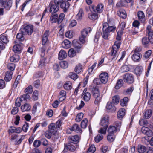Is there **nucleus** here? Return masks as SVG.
<instances>
[{
    "label": "nucleus",
    "mask_w": 153,
    "mask_h": 153,
    "mask_svg": "<svg viewBox=\"0 0 153 153\" xmlns=\"http://www.w3.org/2000/svg\"><path fill=\"white\" fill-rule=\"evenodd\" d=\"M92 95L95 98L94 103L98 104L101 101V96L98 89L96 88H93L92 91Z\"/></svg>",
    "instance_id": "nucleus-1"
},
{
    "label": "nucleus",
    "mask_w": 153,
    "mask_h": 153,
    "mask_svg": "<svg viewBox=\"0 0 153 153\" xmlns=\"http://www.w3.org/2000/svg\"><path fill=\"white\" fill-rule=\"evenodd\" d=\"M115 126H110L108 130V132L109 134H113L116 132L117 130H120L121 126V123L120 122H116L115 123Z\"/></svg>",
    "instance_id": "nucleus-2"
},
{
    "label": "nucleus",
    "mask_w": 153,
    "mask_h": 153,
    "mask_svg": "<svg viewBox=\"0 0 153 153\" xmlns=\"http://www.w3.org/2000/svg\"><path fill=\"white\" fill-rule=\"evenodd\" d=\"M90 10L97 12L98 13H102L104 10V5L102 3H99L96 7L92 5L89 6Z\"/></svg>",
    "instance_id": "nucleus-3"
},
{
    "label": "nucleus",
    "mask_w": 153,
    "mask_h": 153,
    "mask_svg": "<svg viewBox=\"0 0 153 153\" xmlns=\"http://www.w3.org/2000/svg\"><path fill=\"white\" fill-rule=\"evenodd\" d=\"M123 80L125 82L128 83H132L134 81L133 75L129 73H126L123 76Z\"/></svg>",
    "instance_id": "nucleus-4"
},
{
    "label": "nucleus",
    "mask_w": 153,
    "mask_h": 153,
    "mask_svg": "<svg viewBox=\"0 0 153 153\" xmlns=\"http://www.w3.org/2000/svg\"><path fill=\"white\" fill-rule=\"evenodd\" d=\"M49 6L50 7L49 11L51 13H54L58 12L59 9V7L53 1L50 2Z\"/></svg>",
    "instance_id": "nucleus-5"
},
{
    "label": "nucleus",
    "mask_w": 153,
    "mask_h": 153,
    "mask_svg": "<svg viewBox=\"0 0 153 153\" xmlns=\"http://www.w3.org/2000/svg\"><path fill=\"white\" fill-rule=\"evenodd\" d=\"M99 77L101 82L104 84H106L108 80V74L106 72L102 73L100 74Z\"/></svg>",
    "instance_id": "nucleus-6"
},
{
    "label": "nucleus",
    "mask_w": 153,
    "mask_h": 153,
    "mask_svg": "<svg viewBox=\"0 0 153 153\" xmlns=\"http://www.w3.org/2000/svg\"><path fill=\"white\" fill-rule=\"evenodd\" d=\"M108 115H105L102 118L100 124L103 127L107 128L108 127Z\"/></svg>",
    "instance_id": "nucleus-7"
},
{
    "label": "nucleus",
    "mask_w": 153,
    "mask_h": 153,
    "mask_svg": "<svg viewBox=\"0 0 153 153\" xmlns=\"http://www.w3.org/2000/svg\"><path fill=\"white\" fill-rule=\"evenodd\" d=\"M141 131L143 134L149 137H151L153 135L152 131L147 127L143 126L141 128Z\"/></svg>",
    "instance_id": "nucleus-8"
},
{
    "label": "nucleus",
    "mask_w": 153,
    "mask_h": 153,
    "mask_svg": "<svg viewBox=\"0 0 153 153\" xmlns=\"http://www.w3.org/2000/svg\"><path fill=\"white\" fill-rule=\"evenodd\" d=\"M60 8L65 13L67 12L70 6L69 3L67 1H64L60 5Z\"/></svg>",
    "instance_id": "nucleus-9"
},
{
    "label": "nucleus",
    "mask_w": 153,
    "mask_h": 153,
    "mask_svg": "<svg viewBox=\"0 0 153 153\" xmlns=\"http://www.w3.org/2000/svg\"><path fill=\"white\" fill-rule=\"evenodd\" d=\"M23 46V44L21 43L15 44L13 46V50L16 53H19L22 49Z\"/></svg>",
    "instance_id": "nucleus-10"
},
{
    "label": "nucleus",
    "mask_w": 153,
    "mask_h": 153,
    "mask_svg": "<svg viewBox=\"0 0 153 153\" xmlns=\"http://www.w3.org/2000/svg\"><path fill=\"white\" fill-rule=\"evenodd\" d=\"M106 108L109 111L113 112L115 111L116 108L114 105V104L111 102H108L106 106Z\"/></svg>",
    "instance_id": "nucleus-11"
},
{
    "label": "nucleus",
    "mask_w": 153,
    "mask_h": 153,
    "mask_svg": "<svg viewBox=\"0 0 153 153\" xmlns=\"http://www.w3.org/2000/svg\"><path fill=\"white\" fill-rule=\"evenodd\" d=\"M142 55L140 53H134L132 56V59L133 61L135 62H140Z\"/></svg>",
    "instance_id": "nucleus-12"
},
{
    "label": "nucleus",
    "mask_w": 153,
    "mask_h": 153,
    "mask_svg": "<svg viewBox=\"0 0 153 153\" xmlns=\"http://www.w3.org/2000/svg\"><path fill=\"white\" fill-rule=\"evenodd\" d=\"M24 30L28 35H31L33 31V27L32 25H29L26 26Z\"/></svg>",
    "instance_id": "nucleus-13"
},
{
    "label": "nucleus",
    "mask_w": 153,
    "mask_h": 153,
    "mask_svg": "<svg viewBox=\"0 0 153 153\" xmlns=\"http://www.w3.org/2000/svg\"><path fill=\"white\" fill-rule=\"evenodd\" d=\"M31 108L30 105L28 103H26L22 105L21 109L22 112H27L30 111Z\"/></svg>",
    "instance_id": "nucleus-14"
},
{
    "label": "nucleus",
    "mask_w": 153,
    "mask_h": 153,
    "mask_svg": "<svg viewBox=\"0 0 153 153\" xmlns=\"http://www.w3.org/2000/svg\"><path fill=\"white\" fill-rule=\"evenodd\" d=\"M76 149L75 146L71 144H69L65 146L64 151V152H66L68 150H69L72 152L74 151Z\"/></svg>",
    "instance_id": "nucleus-15"
},
{
    "label": "nucleus",
    "mask_w": 153,
    "mask_h": 153,
    "mask_svg": "<svg viewBox=\"0 0 153 153\" xmlns=\"http://www.w3.org/2000/svg\"><path fill=\"white\" fill-rule=\"evenodd\" d=\"M83 100L85 101H89L91 98V94L89 92H87V90L85 89L83 92Z\"/></svg>",
    "instance_id": "nucleus-16"
},
{
    "label": "nucleus",
    "mask_w": 153,
    "mask_h": 153,
    "mask_svg": "<svg viewBox=\"0 0 153 153\" xmlns=\"http://www.w3.org/2000/svg\"><path fill=\"white\" fill-rule=\"evenodd\" d=\"M137 16L139 20L142 22H145L146 18L144 13L142 11H139L138 12Z\"/></svg>",
    "instance_id": "nucleus-17"
},
{
    "label": "nucleus",
    "mask_w": 153,
    "mask_h": 153,
    "mask_svg": "<svg viewBox=\"0 0 153 153\" xmlns=\"http://www.w3.org/2000/svg\"><path fill=\"white\" fill-rule=\"evenodd\" d=\"M49 35V31L46 30L43 35L42 39V44L45 45L48 41V37Z\"/></svg>",
    "instance_id": "nucleus-18"
},
{
    "label": "nucleus",
    "mask_w": 153,
    "mask_h": 153,
    "mask_svg": "<svg viewBox=\"0 0 153 153\" xmlns=\"http://www.w3.org/2000/svg\"><path fill=\"white\" fill-rule=\"evenodd\" d=\"M67 56V54L66 51L63 50L60 51L59 54L58 58L60 60L65 59Z\"/></svg>",
    "instance_id": "nucleus-19"
},
{
    "label": "nucleus",
    "mask_w": 153,
    "mask_h": 153,
    "mask_svg": "<svg viewBox=\"0 0 153 153\" xmlns=\"http://www.w3.org/2000/svg\"><path fill=\"white\" fill-rule=\"evenodd\" d=\"M125 111L124 108H122L120 109L117 113L118 118L119 119H121L125 115Z\"/></svg>",
    "instance_id": "nucleus-20"
},
{
    "label": "nucleus",
    "mask_w": 153,
    "mask_h": 153,
    "mask_svg": "<svg viewBox=\"0 0 153 153\" xmlns=\"http://www.w3.org/2000/svg\"><path fill=\"white\" fill-rule=\"evenodd\" d=\"M146 37H143L142 39V43L143 46L145 47H147L149 45V42Z\"/></svg>",
    "instance_id": "nucleus-21"
},
{
    "label": "nucleus",
    "mask_w": 153,
    "mask_h": 153,
    "mask_svg": "<svg viewBox=\"0 0 153 153\" xmlns=\"http://www.w3.org/2000/svg\"><path fill=\"white\" fill-rule=\"evenodd\" d=\"M63 47L65 48H69L71 47V42L67 39H65L62 43Z\"/></svg>",
    "instance_id": "nucleus-22"
},
{
    "label": "nucleus",
    "mask_w": 153,
    "mask_h": 153,
    "mask_svg": "<svg viewBox=\"0 0 153 153\" xmlns=\"http://www.w3.org/2000/svg\"><path fill=\"white\" fill-rule=\"evenodd\" d=\"M71 131H75L77 132H80L81 130L79 126L76 124H75L70 128Z\"/></svg>",
    "instance_id": "nucleus-23"
},
{
    "label": "nucleus",
    "mask_w": 153,
    "mask_h": 153,
    "mask_svg": "<svg viewBox=\"0 0 153 153\" xmlns=\"http://www.w3.org/2000/svg\"><path fill=\"white\" fill-rule=\"evenodd\" d=\"M58 15L57 14H52L50 18V21L52 23L57 22L58 23Z\"/></svg>",
    "instance_id": "nucleus-24"
},
{
    "label": "nucleus",
    "mask_w": 153,
    "mask_h": 153,
    "mask_svg": "<svg viewBox=\"0 0 153 153\" xmlns=\"http://www.w3.org/2000/svg\"><path fill=\"white\" fill-rule=\"evenodd\" d=\"M13 72L12 71H7L5 73L4 79L7 82L11 80L12 77Z\"/></svg>",
    "instance_id": "nucleus-25"
},
{
    "label": "nucleus",
    "mask_w": 153,
    "mask_h": 153,
    "mask_svg": "<svg viewBox=\"0 0 153 153\" xmlns=\"http://www.w3.org/2000/svg\"><path fill=\"white\" fill-rule=\"evenodd\" d=\"M118 16L120 17L125 19L126 17L127 14L125 11L123 10H120L117 12Z\"/></svg>",
    "instance_id": "nucleus-26"
},
{
    "label": "nucleus",
    "mask_w": 153,
    "mask_h": 153,
    "mask_svg": "<svg viewBox=\"0 0 153 153\" xmlns=\"http://www.w3.org/2000/svg\"><path fill=\"white\" fill-rule=\"evenodd\" d=\"M142 66H141L137 65L134 70L135 73L137 75L139 76L142 73Z\"/></svg>",
    "instance_id": "nucleus-27"
},
{
    "label": "nucleus",
    "mask_w": 153,
    "mask_h": 153,
    "mask_svg": "<svg viewBox=\"0 0 153 153\" xmlns=\"http://www.w3.org/2000/svg\"><path fill=\"white\" fill-rule=\"evenodd\" d=\"M117 49L115 47H112L111 50L112 56H113L112 60H115L118 57V55L117 53Z\"/></svg>",
    "instance_id": "nucleus-28"
},
{
    "label": "nucleus",
    "mask_w": 153,
    "mask_h": 153,
    "mask_svg": "<svg viewBox=\"0 0 153 153\" xmlns=\"http://www.w3.org/2000/svg\"><path fill=\"white\" fill-rule=\"evenodd\" d=\"M152 111L151 110H147L143 114V116L146 119H148L150 118L152 115Z\"/></svg>",
    "instance_id": "nucleus-29"
},
{
    "label": "nucleus",
    "mask_w": 153,
    "mask_h": 153,
    "mask_svg": "<svg viewBox=\"0 0 153 153\" xmlns=\"http://www.w3.org/2000/svg\"><path fill=\"white\" fill-rule=\"evenodd\" d=\"M30 97L28 94H24L22 95L21 97L19 98V100L21 102L24 100L26 101H29L30 100Z\"/></svg>",
    "instance_id": "nucleus-30"
},
{
    "label": "nucleus",
    "mask_w": 153,
    "mask_h": 153,
    "mask_svg": "<svg viewBox=\"0 0 153 153\" xmlns=\"http://www.w3.org/2000/svg\"><path fill=\"white\" fill-rule=\"evenodd\" d=\"M91 29L90 27L85 28L83 29V30L81 31V36L86 37L88 33L91 32Z\"/></svg>",
    "instance_id": "nucleus-31"
},
{
    "label": "nucleus",
    "mask_w": 153,
    "mask_h": 153,
    "mask_svg": "<svg viewBox=\"0 0 153 153\" xmlns=\"http://www.w3.org/2000/svg\"><path fill=\"white\" fill-rule=\"evenodd\" d=\"M71 142L75 144L77 143L79 140V137L77 135L71 136L70 137Z\"/></svg>",
    "instance_id": "nucleus-32"
},
{
    "label": "nucleus",
    "mask_w": 153,
    "mask_h": 153,
    "mask_svg": "<svg viewBox=\"0 0 153 153\" xmlns=\"http://www.w3.org/2000/svg\"><path fill=\"white\" fill-rule=\"evenodd\" d=\"M17 137V135H15L12 136V138L11 139V142L13 141L14 140H15V144L16 145H18L19 144L21 143L22 141L23 140V139H22V138L18 140L17 141H16V140H15Z\"/></svg>",
    "instance_id": "nucleus-33"
},
{
    "label": "nucleus",
    "mask_w": 153,
    "mask_h": 153,
    "mask_svg": "<svg viewBox=\"0 0 153 153\" xmlns=\"http://www.w3.org/2000/svg\"><path fill=\"white\" fill-rule=\"evenodd\" d=\"M123 84V82L122 79H119L117 80L116 83L115 88L116 89H119Z\"/></svg>",
    "instance_id": "nucleus-34"
},
{
    "label": "nucleus",
    "mask_w": 153,
    "mask_h": 153,
    "mask_svg": "<svg viewBox=\"0 0 153 153\" xmlns=\"http://www.w3.org/2000/svg\"><path fill=\"white\" fill-rule=\"evenodd\" d=\"M88 18L91 20H95L98 17V15L95 13H91L88 14Z\"/></svg>",
    "instance_id": "nucleus-35"
},
{
    "label": "nucleus",
    "mask_w": 153,
    "mask_h": 153,
    "mask_svg": "<svg viewBox=\"0 0 153 153\" xmlns=\"http://www.w3.org/2000/svg\"><path fill=\"white\" fill-rule=\"evenodd\" d=\"M128 101V98L127 97H125L123 99H121L120 101V103L122 106H126Z\"/></svg>",
    "instance_id": "nucleus-36"
},
{
    "label": "nucleus",
    "mask_w": 153,
    "mask_h": 153,
    "mask_svg": "<svg viewBox=\"0 0 153 153\" xmlns=\"http://www.w3.org/2000/svg\"><path fill=\"white\" fill-rule=\"evenodd\" d=\"M83 15V10L82 9L80 8L79 10V12L76 16V19L77 20H80L82 19Z\"/></svg>",
    "instance_id": "nucleus-37"
},
{
    "label": "nucleus",
    "mask_w": 153,
    "mask_h": 153,
    "mask_svg": "<svg viewBox=\"0 0 153 153\" xmlns=\"http://www.w3.org/2000/svg\"><path fill=\"white\" fill-rule=\"evenodd\" d=\"M10 59L11 62H16L19 59V56L18 54H15L11 56Z\"/></svg>",
    "instance_id": "nucleus-38"
},
{
    "label": "nucleus",
    "mask_w": 153,
    "mask_h": 153,
    "mask_svg": "<svg viewBox=\"0 0 153 153\" xmlns=\"http://www.w3.org/2000/svg\"><path fill=\"white\" fill-rule=\"evenodd\" d=\"M64 88L66 90H70L72 88V83L69 81H68L65 82L64 85Z\"/></svg>",
    "instance_id": "nucleus-39"
},
{
    "label": "nucleus",
    "mask_w": 153,
    "mask_h": 153,
    "mask_svg": "<svg viewBox=\"0 0 153 153\" xmlns=\"http://www.w3.org/2000/svg\"><path fill=\"white\" fill-rule=\"evenodd\" d=\"M41 107L40 104L38 102L36 103L32 109V112L33 113H35L37 111V110H39L40 109Z\"/></svg>",
    "instance_id": "nucleus-40"
},
{
    "label": "nucleus",
    "mask_w": 153,
    "mask_h": 153,
    "mask_svg": "<svg viewBox=\"0 0 153 153\" xmlns=\"http://www.w3.org/2000/svg\"><path fill=\"white\" fill-rule=\"evenodd\" d=\"M45 59L43 57L41 58L39 63V67L42 68L45 66L46 62H45Z\"/></svg>",
    "instance_id": "nucleus-41"
},
{
    "label": "nucleus",
    "mask_w": 153,
    "mask_h": 153,
    "mask_svg": "<svg viewBox=\"0 0 153 153\" xmlns=\"http://www.w3.org/2000/svg\"><path fill=\"white\" fill-rule=\"evenodd\" d=\"M151 28V26L150 25H148L147 27L146 33L148 36H153V32Z\"/></svg>",
    "instance_id": "nucleus-42"
},
{
    "label": "nucleus",
    "mask_w": 153,
    "mask_h": 153,
    "mask_svg": "<svg viewBox=\"0 0 153 153\" xmlns=\"http://www.w3.org/2000/svg\"><path fill=\"white\" fill-rule=\"evenodd\" d=\"M75 71L78 74L82 72L83 70L82 65L80 64L77 65L75 68Z\"/></svg>",
    "instance_id": "nucleus-43"
},
{
    "label": "nucleus",
    "mask_w": 153,
    "mask_h": 153,
    "mask_svg": "<svg viewBox=\"0 0 153 153\" xmlns=\"http://www.w3.org/2000/svg\"><path fill=\"white\" fill-rule=\"evenodd\" d=\"M0 40L5 44H7L9 42L7 36L4 35H2L0 37Z\"/></svg>",
    "instance_id": "nucleus-44"
},
{
    "label": "nucleus",
    "mask_w": 153,
    "mask_h": 153,
    "mask_svg": "<svg viewBox=\"0 0 153 153\" xmlns=\"http://www.w3.org/2000/svg\"><path fill=\"white\" fill-rule=\"evenodd\" d=\"M68 54L70 57H73L76 55V51L73 48H71L68 51Z\"/></svg>",
    "instance_id": "nucleus-45"
},
{
    "label": "nucleus",
    "mask_w": 153,
    "mask_h": 153,
    "mask_svg": "<svg viewBox=\"0 0 153 153\" xmlns=\"http://www.w3.org/2000/svg\"><path fill=\"white\" fill-rule=\"evenodd\" d=\"M102 37L105 39H108V37L109 36V32L106 30H103V32L102 33Z\"/></svg>",
    "instance_id": "nucleus-46"
},
{
    "label": "nucleus",
    "mask_w": 153,
    "mask_h": 153,
    "mask_svg": "<svg viewBox=\"0 0 153 153\" xmlns=\"http://www.w3.org/2000/svg\"><path fill=\"white\" fill-rule=\"evenodd\" d=\"M24 32H22L21 33H18L16 36V38L19 41H22L24 40V37L23 36Z\"/></svg>",
    "instance_id": "nucleus-47"
},
{
    "label": "nucleus",
    "mask_w": 153,
    "mask_h": 153,
    "mask_svg": "<svg viewBox=\"0 0 153 153\" xmlns=\"http://www.w3.org/2000/svg\"><path fill=\"white\" fill-rule=\"evenodd\" d=\"M134 88L133 86H131L130 87L124 91V93L126 95L131 94L134 90Z\"/></svg>",
    "instance_id": "nucleus-48"
},
{
    "label": "nucleus",
    "mask_w": 153,
    "mask_h": 153,
    "mask_svg": "<svg viewBox=\"0 0 153 153\" xmlns=\"http://www.w3.org/2000/svg\"><path fill=\"white\" fill-rule=\"evenodd\" d=\"M60 65L62 68L65 69L68 68V64L67 62L63 61L60 62Z\"/></svg>",
    "instance_id": "nucleus-49"
},
{
    "label": "nucleus",
    "mask_w": 153,
    "mask_h": 153,
    "mask_svg": "<svg viewBox=\"0 0 153 153\" xmlns=\"http://www.w3.org/2000/svg\"><path fill=\"white\" fill-rule=\"evenodd\" d=\"M33 91V89L32 86L29 85L28 87L25 89L24 92L25 93L27 94H31L32 93Z\"/></svg>",
    "instance_id": "nucleus-50"
},
{
    "label": "nucleus",
    "mask_w": 153,
    "mask_h": 153,
    "mask_svg": "<svg viewBox=\"0 0 153 153\" xmlns=\"http://www.w3.org/2000/svg\"><path fill=\"white\" fill-rule=\"evenodd\" d=\"M146 151V148L144 146L140 145L138 146V151L139 153H144Z\"/></svg>",
    "instance_id": "nucleus-51"
},
{
    "label": "nucleus",
    "mask_w": 153,
    "mask_h": 153,
    "mask_svg": "<svg viewBox=\"0 0 153 153\" xmlns=\"http://www.w3.org/2000/svg\"><path fill=\"white\" fill-rule=\"evenodd\" d=\"M88 120L86 118L84 119L81 122V126L83 128H85L87 125Z\"/></svg>",
    "instance_id": "nucleus-52"
},
{
    "label": "nucleus",
    "mask_w": 153,
    "mask_h": 153,
    "mask_svg": "<svg viewBox=\"0 0 153 153\" xmlns=\"http://www.w3.org/2000/svg\"><path fill=\"white\" fill-rule=\"evenodd\" d=\"M102 134H98L95 137L94 140L96 143H98L103 138Z\"/></svg>",
    "instance_id": "nucleus-53"
},
{
    "label": "nucleus",
    "mask_w": 153,
    "mask_h": 153,
    "mask_svg": "<svg viewBox=\"0 0 153 153\" xmlns=\"http://www.w3.org/2000/svg\"><path fill=\"white\" fill-rule=\"evenodd\" d=\"M96 149L94 145H91L88 148V153H93L96 150Z\"/></svg>",
    "instance_id": "nucleus-54"
},
{
    "label": "nucleus",
    "mask_w": 153,
    "mask_h": 153,
    "mask_svg": "<svg viewBox=\"0 0 153 153\" xmlns=\"http://www.w3.org/2000/svg\"><path fill=\"white\" fill-rule=\"evenodd\" d=\"M83 117V114L82 113H79L77 115L76 120L77 122H80L82 119Z\"/></svg>",
    "instance_id": "nucleus-55"
},
{
    "label": "nucleus",
    "mask_w": 153,
    "mask_h": 153,
    "mask_svg": "<svg viewBox=\"0 0 153 153\" xmlns=\"http://www.w3.org/2000/svg\"><path fill=\"white\" fill-rule=\"evenodd\" d=\"M120 98L118 96H115L112 97V102L114 104H117L119 101Z\"/></svg>",
    "instance_id": "nucleus-56"
},
{
    "label": "nucleus",
    "mask_w": 153,
    "mask_h": 153,
    "mask_svg": "<svg viewBox=\"0 0 153 153\" xmlns=\"http://www.w3.org/2000/svg\"><path fill=\"white\" fill-rule=\"evenodd\" d=\"M115 137L113 134H109L107 136V139L108 141L110 142L114 141Z\"/></svg>",
    "instance_id": "nucleus-57"
},
{
    "label": "nucleus",
    "mask_w": 153,
    "mask_h": 153,
    "mask_svg": "<svg viewBox=\"0 0 153 153\" xmlns=\"http://www.w3.org/2000/svg\"><path fill=\"white\" fill-rule=\"evenodd\" d=\"M129 68L127 65H124L122 66L120 69L121 72H125L128 71L129 70Z\"/></svg>",
    "instance_id": "nucleus-58"
},
{
    "label": "nucleus",
    "mask_w": 153,
    "mask_h": 153,
    "mask_svg": "<svg viewBox=\"0 0 153 153\" xmlns=\"http://www.w3.org/2000/svg\"><path fill=\"white\" fill-rule=\"evenodd\" d=\"M152 53L151 50H149L146 51L143 56V57L146 59L148 58L150 56Z\"/></svg>",
    "instance_id": "nucleus-59"
},
{
    "label": "nucleus",
    "mask_w": 153,
    "mask_h": 153,
    "mask_svg": "<svg viewBox=\"0 0 153 153\" xmlns=\"http://www.w3.org/2000/svg\"><path fill=\"white\" fill-rule=\"evenodd\" d=\"M88 78V77L87 76L84 79L83 82L80 83L78 85V86H80L82 85L83 87H85L87 83Z\"/></svg>",
    "instance_id": "nucleus-60"
},
{
    "label": "nucleus",
    "mask_w": 153,
    "mask_h": 153,
    "mask_svg": "<svg viewBox=\"0 0 153 153\" xmlns=\"http://www.w3.org/2000/svg\"><path fill=\"white\" fill-rule=\"evenodd\" d=\"M65 16V14L63 13L60 14L59 16H58V23H61L63 20Z\"/></svg>",
    "instance_id": "nucleus-61"
},
{
    "label": "nucleus",
    "mask_w": 153,
    "mask_h": 153,
    "mask_svg": "<svg viewBox=\"0 0 153 153\" xmlns=\"http://www.w3.org/2000/svg\"><path fill=\"white\" fill-rule=\"evenodd\" d=\"M69 76L71 79L74 80L76 79L78 77L77 75L73 72L70 73Z\"/></svg>",
    "instance_id": "nucleus-62"
},
{
    "label": "nucleus",
    "mask_w": 153,
    "mask_h": 153,
    "mask_svg": "<svg viewBox=\"0 0 153 153\" xmlns=\"http://www.w3.org/2000/svg\"><path fill=\"white\" fill-rule=\"evenodd\" d=\"M7 67L8 69L12 71L14 70L15 68V65L13 63H9L7 65Z\"/></svg>",
    "instance_id": "nucleus-63"
},
{
    "label": "nucleus",
    "mask_w": 153,
    "mask_h": 153,
    "mask_svg": "<svg viewBox=\"0 0 153 153\" xmlns=\"http://www.w3.org/2000/svg\"><path fill=\"white\" fill-rule=\"evenodd\" d=\"M29 128V124L27 123H25L23 125L22 129L23 131L26 132Z\"/></svg>",
    "instance_id": "nucleus-64"
}]
</instances>
